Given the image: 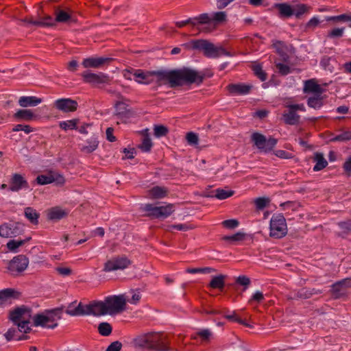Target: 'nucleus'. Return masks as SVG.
<instances>
[{
	"label": "nucleus",
	"instance_id": "obj_49",
	"mask_svg": "<svg viewBox=\"0 0 351 351\" xmlns=\"http://www.w3.org/2000/svg\"><path fill=\"white\" fill-rule=\"evenodd\" d=\"M253 71L254 74L261 80L265 81L267 79V76L262 67L260 65H254L253 66Z\"/></svg>",
	"mask_w": 351,
	"mask_h": 351
},
{
	"label": "nucleus",
	"instance_id": "obj_55",
	"mask_svg": "<svg viewBox=\"0 0 351 351\" xmlns=\"http://www.w3.org/2000/svg\"><path fill=\"white\" fill-rule=\"evenodd\" d=\"M342 287L343 289L351 287V278H346L335 283V288Z\"/></svg>",
	"mask_w": 351,
	"mask_h": 351
},
{
	"label": "nucleus",
	"instance_id": "obj_2",
	"mask_svg": "<svg viewBox=\"0 0 351 351\" xmlns=\"http://www.w3.org/2000/svg\"><path fill=\"white\" fill-rule=\"evenodd\" d=\"M133 342L136 347L148 348L155 351H169L171 350L169 346L167 336L160 332L139 335L134 339Z\"/></svg>",
	"mask_w": 351,
	"mask_h": 351
},
{
	"label": "nucleus",
	"instance_id": "obj_7",
	"mask_svg": "<svg viewBox=\"0 0 351 351\" xmlns=\"http://www.w3.org/2000/svg\"><path fill=\"white\" fill-rule=\"evenodd\" d=\"M269 234L271 237L280 239L287 233L285 218L281 214L274 215L270 220Z\"/></svg>",
	"mask_w": 351,
	"mask_h": 351
},
{
	"label": "nucleus",
	"instance_id": "obj_4",
	"mask_svg": "<svg viewBox=\"0 0 351 351\" xmlns=\"http://www.w3.org/2000/svg\"><path fill=\"white\" fill-rule=\"evenodd\" d=\"M188 49L202 50L206 56L217 58L222 56H230L231 54L221 45H215L206 40H192L182 45Z\"/></svg>",
	"mask_w": 351,
	"mask_h": 351
},
{
	"label": "nucleus",
	"instance_id": "obj_64",
	"mask_svg": "<svg viewBox=\"0 0 351 351\" xmlns=\"http://www.w3.org/2000/svg\"><path fill=\"white\" fill-rule=\"evenodd\" d=\"M275 155L280 158H290L291 154L284 150H277L275 152Z\"/></svg>",
	"mask_w": 351,
	"mask_h": 351
},
{
	"label": "nucleus",
	"instance_id": "obj_58",
	"mask_svg": "<svg viewBox=\"0 0 351 351\" xmlns=\"http://www.w3.org/2000/svg\"><path fill=\"white\" fill-rule=\"evenodd\" d=\"M276 67L282 75H287L290 73V68L289 66L282 64V63H278L276 64Z\"/></svg>",
	"mask_w": 351,
	"mask_h": 351
},
{
	"label": "nucleus",
	"instance_id": "obj_8",
	"mask_svg": "<svg viewBox=\"0 0 351 351\" xmlns=\"http://www.w3.org/2000/svg\"><path fill=\"white\" fill-rule=\"evenodd\" d=\"M143 210L147 213V216L157 219L167 218L174 211L173 205L171 204L159 206L147 204L143 206Z\"/></svg>",
	"mask_w": 351,
	"mask_h": 351
},
{
	"label": "nucleus",
	"instance_id": "obj_47",
	"mask_svg": "<svg viewBox=\"0 0 351 351\" xmlns=\"http://www.w3.org/2000/svg\"><path fill=\"white\" fill-rule=\"evenodd\" d=\"M186 139L191 145H197L198 144L199 138L197 134L194 132H189L186 134Z\"/></svg>",
	"mask_w": 351,
	"mask_h": 351
},
{
	"label": "nucleus",
	"instance_id": "obj_44",
	"mask_svg": "<svg viewBox=\"0 0 351 351\" xmlns=\"http://www.w3.org/2000/svg\"><path fill=\"white\" fill-rule=\"evenodd\" d=\"M349 140H351V131L343 132L331 139L332 141H346Z\"/></svg>",
	"mask_w": 351,
	"mask_h": 351
},
{
	"label": "nucleus",
	"instance_id": "obj_32",
	"mask_svg": "<svg viewBox=\"0 0 351 351\" xmlns=\"http://www.w3.org/2000/svg\"><path fill=\"white\" fill-rule=\"evenodd\" d=\"M71 19V13L63 10H58L56 11L55 21L58 23H66Z\"/></svg>",
	"mask_w": 351,
	"mask_h": 351
},
{
	"label": "nucleus",
	"instance_id": "obj_50",
	"mask_svg": "<svg viewBox=\"0 0 351 351\" xmlns=\"http://www.w3.org/2000/svg\"><path fill=\"white\" fill-rule=\"evenodd\" d=\"M203 341H208L212 337V332L209 329H202L197 332Z\"/></svg>",
	"mask_w": 351,
	"mask_h": 351
},
{
	"label": "nucleus",
	"instance_id": "obj_33",
	"mask_svg": "<svg viewBox=\"0 0 351 351\" xmlns=\"http://www.w3.org/2000/svg\"><path fill=\"white\" fill-rule=\"evenodd\" d=\"M307 104L310 108L319 109L323 106V98L320 96V94L311 97L308 99Z\"/></svg>",
	"mask_w": 351,
	"mask_h": 351
},
{
	"label": "nucleus",
	"instance_id": "obj_28",
	"mask_svg": "<svg viewBox=\"0 0 351 351\" xmlns=\"http://www.w3.org/2000/svg\"><path fill=\"white\" fill-rule=\"evenodd\" d=\"M276 6L279 10L280 16L290 17L293 15V7L290 5L283 3L277 4Z\"/></svg>",
	"mask_w": 351,
	"mask_h": 351
},
{
	"label": "nucleus",
	"instance_id": "obj_24",
	"mask_svg": "<svg viewBox=\"0 0 351 351\" xmlns=\"http://www.w3.org/2000/svg\"><path fill=\"white\" fill-rule=\"evenodd\" d=\"M125 298V306L128 302L136 305L141 299V293L139 289H132L128 293L121 294Z\"/></svg>",
	"mask_w": 351,
	"mask_h": 351
},
{
	"label": "nucleus",
	"instance_id": "obj_40",
	"mask_svg": "<svg viewBox=\"0 0 351 351\" xmlns=\"http://www.w3.org/2000/svg\"><path fill=\"white\" fill-rule=\"evenodd\" d=\"M99 333L103 336H108L112 332V327L107 322H102L98 326Z\"/></svg>",
	"mask_w": 351,
	"mask_h": 351
},
{
	"label": "nucleus",
	"instance_id": "obj_11",
	"mask_svg": "<svg viewBox=\"0 0 351 351\" xmlns=\"http://www.w3.org/2000/svg\"><path fill=\"white\" fill-rule=\"evenodd\" d=\"M252 139L257 148L264 152L271 151L277 143L276 139L273 138L267 139L265 136L259 133H254L252 135Z\"/></svg>",
	"mask_w": 351,
	"mask_h": 351
},
{
	"label": "nucleus",
	"instance_id": "obj_6",
	"mask_svg": "<svg viewBox=\"0 0 351 351\" xmlns=\"http://www.w3.org/2000/svg\"><path fill=\"white\" fill-rule=\"evenodd\" d=\"M60 317L56 311H47L37 314L33 317L34 325L47 328H54L58 326V321Z\"/></svg>",
	"mask_w": 351,
	"mask_h": 351
},
{
	"label": "nucleus",
	"instance_id": "obj_30",
	"mask_svg": "<svg viewBox=\"0 0 351 351\" xmlns=\"http://www.w3.org/2000/svg\"><path fill=\"white\" fill-rule=\"evenodd\" d=\"M34 115L31 110H19L15 114L14 117L18 120L30 121Z\"/></svg>",
	"mask_w": 351,
	"mask_h": 351
},
{
	"label": "nucleus",
	"instance_id": "obj_26",
	"mask_svg": "<svg viewBox=\"0 0 351 351\" xmlns=\"http://www.w3.org/2000/svg\"><path fill=\"white\" fill-rule=\"evenodd\" d=\"M304 92L321 94L322 88L313 79L306 80L304 82Z\"/></svg>",
	"mask_w": 351,
	"mask_h": 351
},
{
	"label": "nucleus",
	"instance_id": "obj_62",
	"mask_svg": "<svg viewBox=\"0 0 351 351\" xmlns=\"http://www.w3.org/2000/svg\"><path fill=\"white\" fill-rule=\"evenodd\" d=\"M273 46L278 53L282 54L284 53V43L281 41H275L273 44Z\"/></svg>",
	"mask_w": 351,
	"mask_h": 351
},
{
	"label": "nucleus",
	"instance_id": "obj_45",
	"mask_svg": "<svg viewBox=\"0 0 351 351\" xmlns=\"http://www.w3.org/2000/svg\"><path fill=\"white\" fill-rule=\"evenodd\" d=\"M245 238V234L241 232H238L232 235L223 237V240L231 241H240Z\"/></svg>",
	"mask_w": 351,
	"mask_h": 351
},
{
	"label": "nucleus",
	"instance_id": "obj_53",
	"mask_svg": "<svg viewBox=\"0 0 351 351\" xmlns=\"http://www.w3.org/2000/svg\"><path fill=\"white\" fill-rule=\"evenodd\" d=\"M223 225L224 227L233 229L237 228L239 226V221L237 219H228L223 221Z\"/></svg>",
	"mask_w": 351,
	"mask_h": 351
},
{
	"label": "nucleus",
	"instance_id": "obj_39",
	"mask_svg": "<svg viewBox=\"0 0 351 351\" xmlns=\"http://www.w3.org/2000/svg\"><path fill=\"white\" fill-rule=\"evenodd\" d=\"M25 243L23 240H10L7 243L8 249L12 252H16L19 247L23 245Z\"/></svg>",
	"mask_w": 351,
	"mask_h": 351
},
{
	"label": "nucleus",
	"instance_id": "obj_23",
	"mask_svg": "<svg viewBox=\"0 0 351 351\" xmlns=\"http://www.w3.org/2000/svg\"><path fill=\"white\" fill-rule=\"evenodd\" d=\"M99 145V141L95 136H91L88 138L85 144L80 146V150L86 154H90L96 150Z\"/></svg>",
	"mask_w": 351,
	"mask_h": 351
},
{
	"label": "nucleus",
	"instance_id": "obj_27",
	"mask_svg": "<svg viewBox=\"0 0 351 351\" xmlns=\"http://www.w3.org/2000/svg\"><path fill=\"white\" fill-rule=\"evenodd\" d=\"M313 160L315 165L313 167L315 171H318L328 165L327 160L324 158V155L321 153L317 152L314 154Z\"/></svg>",
	"mask_w": 351,
	"mask_h": 351
},
{
	"label": "nucleus",
	"instance_id": "obj_61",
	"mask_svg": "<svg viewBox=\"0 0 351 351\" xmlns=\"http://www.w3.org/2000/svg\"><path fill=\"white\" fill-rule=\"evenodd\" d=\"M344 28H335L330 33L329 36L330 37H341L343 36Z\"/></svg>",
	"mask_w": 351,
	"mask_h": 351
},
{
	"label": "nucleus",
	"instance_id": "obj_42",
	"mask_svg": "<svg viewBox=\"0 0 351 351\" xmlns=\"http://www.w3.org/2000/svg\"><path fill=\"white\" fill-rule=\"evenodd\" d=\"M152 147V143L150 138L146 135L144 136L142 143L139 146L140 149L143 152H149Z\"/></svg>",
	"mask_w": 351,
	"mask_h": 351
},
{
	"label": "nucleus",
	"instance_id": "obj_16",
	"mask_svg": "<svg viewBox=\"0 0 351 351\" xmlns=\"http://www.w3.org/2000/svg\"><path fill=\"white\" fill-rule=\"evenodd\" d=\"M54 106L64 112H73L77 108V103L75 100L69 98L59 99L55 101Z\"/></svg>",
	"mask_w": 351,
	"mask_h": 351
},
{
	"label": "nucleus",
	"instance_id": "obj_9",
	"mask_svg": "<svg viewBox=\"0 0 351 351\" xmlns=\"http://www.w3.org/2000/svg\"><path fill=\"white\" fill-rule=\"evenodd\" d=\"M81 75L85 83L97 87L109 84L111 81L110 76L102 72L93 73L90 71H86Z\"/></svg>",
	"mask_w": 351,
	"mask_h": 351
},
{
	"label": "nucleus",
	"instance_id": "obj_59",
	"mask_svg": "<svg viewBox=\"0 0 351 351\" xmlns=\"http://www.w3.org/2000/svg\"><path fill=\"white\" fill-rule=\"evenodd\" d=\"M264 299L263 293L260 291H256L252 295L250 302L255 301L260 302Z\"/></svg>",
	"mask_w": 351,
	"mask_h": 351
},
{
	"label": "nucleus",
	"instance_id": "obj_12",
	"mask_svg": "<svg viewBox=\"0 0 351 351\" xmlns=\"http://www.w3.org/2000/svg\"><path fill=\"white\" fill-rule=\"evenodd\" d=\"M28 265V258L25 256L19 255L9 263L8 269L12 275H16L25 270Z\"/></svg>",
	"mask_w": 351,
	"mask_h": 351
},
{
	"label": "nucleus",
	"instance_id": "obj_38",
	"mask_svg": "<svg viewBox=\"0 0 351 351\" xmlns=\"http://www.w3.org/2000/svg\"><path fill=\"white\" fill-rule=\"evenodd\" d=\"M14 232L11 226L8 223H4L0 226V236L5 238L11 237Z\"/></svg>",
	"mask_w": 351,
	"mask_h": 351
},
{
	"label": "nucleus",
	"instance_id": "obj_13",
	"mask_svg": "<svg viewBox=\"0 0 351 351\" xmlns=\"http://www.w3.org/2000/svg\"><path fill=\"white\" fill-rule=\"evenodd\" d=\"M130 263V261L125 256L115 257L105 263L104 270L110 272L119 269H124L127 268Z\"/></svg>",
	"mask_w": 351,
	"mask_h": 351
},
{
	"label": "nucleus",
	"instance_id": "obj_52",
	"mask_svg": "<svg viewBox=\"0 0 351 351\" xmlns=\"http://www.w3.org/2000/svg\"><path fill=\"white\" fill-rule=\"evenodd\" d=\"M12 131H13V132L23 131V132H25L26 134H29V133H30L31 132H32V128H30V126H29V125H22V124H18V125H16L13 128Z\"/></svg>",
	"mask_w": 351,
	"mask_h": 351
},
{
	"label": "nucleus",
	"instance_id": "obj_43",
	"mask_svg": "<svg viewBox=\"0 0 351 351\" xmlns=\"http://www.w3.org/2000/svg\"><path fill=\"white\" fill-rule=\"evenodd\" d=\"M233 195V191L225 189H217L215 197L219 199H225Z\"/></svg>",
	"mask_w": 351,
	"mask_h": 351
},
{
	"label": "nucleus",
	"instance_id": "obj_17",
	"mask_svg": "<svg viewBox=\"0 0 351 351\" xmlns=\"http://www.w3.org/2000/svg\"><path fill=\"white\" fill-rule=\"evenodd\" d=\"M10 186L8 188L9 191L12 192H17L20 190L29 188V185L26 180L19 173H14L12 175L10 180Z\"/></svg>",
	"mask_w": 351,
	"mask_h": 351
},
{
	"label": "nucleus",
	"instance_id": "obj_36",
	"mask_svg": "<svg viewBox=\"0 0 351 351\" xmlns=\"http://www.w3.org/2000/svg\"><path fill=\"white\" fill-rule=\"evenodd\" d=\"M212 19L208 14H202L197 17L193 18V26L198 24H208L211 22Z\"/></svg>",
	"mask_w": 351,
	"mask_h": 351
},
{
	"label": "nucleus",
	"instance_id": "obj_63",
	"mask_svg": "<svg viewBox=\"0 0 351 351\" xmlns=\"http://www.w3.org/2000/svg\"><path fill=\"white\" fill-rule=\"evenodd\" d=\"M237 282L241 285L247 286L250 284V278L245 276H240L237 279Z\"/></svg>",
	"mask_w": 351,
	"mask_h": 351
},
{
	"label": "nucleus",
	"instance_id": "obj_60",
	"mask_svg": "<svg viewBox=\"0 0 351 351\" xmlns=\"http://www.w3.org/2000/svg\"><path fill=\"white\" fill-rule=\"evenodd\" d=\"M328 21H348L350 20V16L347 14H341L335 16H330L327 19Z\"/></svg>",
	"mask_w": 351,
	"mask_h": 351
},
{
	"label": "nucleus",
	"instance_id": "obj_56",
	"mask_svg": "<svg viewBox=\"0 0 351 351\" xmlns=\"http://www.w3.org/2000/svg\"><path fill=\"white\" fill-rule=\"evenodd\" d=\"M226 19V14L225 12H217L213 14L212 20L216 22L224 21Z\"/></svg>",
	"mask_w": 351,
	"mask_h": 351
},
{
	"label": "nucleus",
	"instance_id": "obj_1",
	"mask_svg": "<svg viewBox=\"0 0 351 351\" xmlns=\"http://www.w3.org/2000/svg\"><path fill=\"white\" fill-rule=\"evenodd\" d=\"M152 78L153 83L176 87L185 84H199L203 81L204 75L195 70L184 68L170 71H152Z\"/></svg>",
	"mask_w": 351,
	"mask_h": 351
},
{
	"label": "nucleus",
	"instance_id": "obj_20",
	"mask_svg": "<svg viewBox=\"0 0 351 351\" xmlns=\"http://www.w3.org/2000/svg\"><path fill=\"white\" fill-rule=\"evenodd\" d=\"M22 21L27 24L40 27H49L55 24V20L50 16H45L39 20H33L31 18H25L23 19Z\"/></svg>",
	"mask_w": 351,
	"mask_h": 351
},
{
	"label": "nucleus",
	"instance_id": "obj_57",
	"mask_svg": "<svg viewBox=\"0 0 351 351\" xmlns=\"http://www.w3.org/2000/svg\"><path fill=\"white\" fill-rule=\"evenodd\" d=\"M122 343L118 341H114L107 348L106 351H120Z\"/></svg>",
	"mask_w": 351,
	"mask_h": 351
},
{
	"label": "nucleus",
	"instance_id": "obj_37",
	"mask_svg": "<svg viewBox=\"0 0 351 351\" xmlns=\"http://www.w3.org/2000/svg\"><path fill=\"white\" fill-rule=\"evenodd\" d=\"M78 123L77 119H71L67 121H60L59 123L60 127L64 130L75 129Z\"/></svg>",
	"mask_w": 351,
	"mask_h": 351
},
{
	"label": "nucleus",
	"instance_id": "obj_22",
	"mask_svg": "<svg viewBox=\"0 0 351 351\" xmlns=\"http://www.w3.org/2000/svg\"><path fill=\"white\" fill-rule=\"evenodd\" d=\"M47 219L52 221H58L68 215V212L60 207H53L46 211Z\"/></svg>",
	"mask_w": 351,
	"mask_h": 351
},
{
	"label": "nucleus",
	"instance_id": "obj_18",
	"mask_svg": "<svg viewBox=\"0 0 351 351\" xmlns=\"http://www.w3.org/2000/svg\"><path fill=\"white\" fill-rule=\"evenodd\" d=\"M133 77L134 80L138 84H149L153 83L152 71L136 69L134 70Z\"/></svg>",
	"mask_w": 351,
	"mask_h": 351
},
{
	"label": "nucleus",
	"instance_id": "obj_35",
	"mask_svg": "<svg viewBox=\"0 0 351 351\" xmlns=\"http://www.w3.org/2000/svg\"><path fill=\"white\" fill-rule=\"evenodd\" d=\"M14 290L7 289L0 291V306L14 296Z\"/></svg>",
	"mask_w": 351,
	"mask_h": 351
},
{
	"label": "nucleus",
	"instance_id": "obj_29",
	"mask_svg": "<svg viewBox=\"0 0 351 351\" xmlns=\"http://www.w3.org/2000/svg\"><path fill=\"white\" fill-rule=\"evenodd\" d=\"M25 217L33 224H37L38 222L39 214L37 211L31 208L27 207L24 210Z\"/></svg>",
	"mask_w": 351,
	"mask_h": 351
},
{
	"label": "nucleus",
	"instance_id": "obj_19",
	"mask_svg": "<svg viewBox=\"0 0 351 351\" xmlns=\"http://www.w3.org/2000/svg\"><path fill=\"white\" fill-rule=\"evenodd\" d=\"M111 59L107 57H91L85 58L82 62L84 68H99Z\"/></svg>",
	"mask_w": 351,
	"mask_h": 351
},
{
	"label": "nucleus",
	"instance_id": "obj_54",
	"mask_svg": "<svg viewBox=\"0 0 351 351\" xmlns=\"http://www.w3.org/2000/svg\"><path fill=\"white\" fill-rule=\"evenodd\" d=\"M56 271L62 276H68L72 274V270L69 267H56Z\"/></svg>",
	"mask_w": 351,
	"mask_h": 351
},
{
	"label": "nucleus",
	"instance_id": "obj_15",
	"mask_svg": "<svg viewBox=\"0 0 351 351\" xmlns=\"http://www.w3.org/2000/svg\"><path fill=\"white\" fill-rule=\"evenodd\" d=\"M36 182L40 185L48 184L53 182L61 185L64 183L65 180L62 175L56 172L50 171L47 174L38 176L36 178Z\"/></svg>",
	"mask_w": 351,
	"mask_h": 351
},
{
	"label": "nucleus",
	"instance_id": "obj_46",
	"mask_svg": "<svg viewBox=\"0 0 351 351\" xmlns=\"http://www.w3.org/2000/svg\"><path fill=\"white\" fill-rule=\"evenodd\" d=\"M154 135L156 137L159 138V137L165 136L168 132V130L164 125H155V127L154 128Z\"/></svg>",
	"mask_w": 351,
	"mask_h": 351
},
{
	"label": "nucleus",
	"instance_id": "obj_25",
	"mask_svg": "<svg viewBox=\"0 0 351 351\" xmlns=\"http://www.w3.org/2000/svg\"><path fill=\"white\" fill-rule=\"evenodd\" d=\"M19 104L21 107L36 106L42 102L40 98L35 96H23L19 99Z\"/></svg>",
	"mask_w": 351,
	"mask_h": 351
},
{
	"label": "nucleus",
	"instance_id": "obj_3",
	"mask_svg": "<svg viewBox=\"0 0 351 351\" xmlns=\"http://www.w3.org/2000/svg\"><path fill=\"white\" fill-rule=\"evenodd\" d=\"M96 303L98 316L115 315L125 310V298L121 294L108 296Z\"/></svg>",
	"mask_w": 351,
	"mask_h": 351
},
{
	"label": "nucleus",
	"instance_id": "obj_10",
	"mask_svg": "<svg viewBox=\"0 0 351 351\" xmlns=\"http://www.w3.org/2000/svg\"><path fill=\"white\" fill-rule=\"evenodd\" d=\"M287 110L282 114V119L286 124L297 125L300 120V116L297 114V111L304 112L305 106L303 104H288L286 106Z\"/></svg>",
	"mask_w": 351,
	"mask_h": 351
},
{
	"label": "nucleus",
	"instance_id": "obj_34",
	"mask_svg": "<svg viewBox=\"0 0 351 351\" xmlns=\"http://www.w3.org/2000/svg\"><path fill=\"white\" fill-rule=\"evenodd\" d=\"M167 194V191L165 188L160 186L153 187L149 193L151 197L158 199L165 197Z\"/></svg>",
	"mask_w": 351,
	"mask_h": 351
},
{
	"label": "nucleus",
	"instance_id": "obj_14",
	"mask_svg": "<svg viewBox=\"0 0 351 351\" xmlns=\"http://www.w3.org/2000/svg\"><path fill=\"white\" fill-rule=\"evenodd\" d=\"M77 310L75 311H69V315L80 316L86 315H93L95 316H98L96 301H94L88 304L85 305L82 304V303H79L77 305Z\"/></svg>",
	"mask_w": 351,
	"mask_h": 351
},
{
	"label": "nucleus",
	"instance_id": "obj_5",
	"mask_svg": "<svg viewBox=\"0 0 351 351\" xmlns=\"http://www.w3.org/2000/svg\"><path fill=\"white\" fill-rule=\"evenodd\" d=\"M10 318L18 326L20 332L27 333L30 330V321L33 318L29 308L23 306L17 308L10 313Z\"/></svg>",
	"mask_w": 351,
	"mask_h": 351
},
{
	"label": "nucleus",
	"instance_id": "obj_21",
	"mask_svg": "<svg viewBox=\"0 0 351 351\" xmlns=\"http://www.w3.org/2000/svg\"><path fill=\"white\" fill-rule=\"evenodd\" d=\"M229 92L232 95H242L250 93L252 86L246 84H234L228 86Z\"/></svg>",
	"mask_w": 351,
	"mask_h": 351
},
{
	"label": "nucleus",
	"instance_id": "obj_48",
	"mask_svg": "<svg viewBox=\"0 0 351 351\" xmlns=\"http://www.w3.org/2000/svg\"><path fill=\"white\" fill-rule=\"evenodd\" d=\"M16 330L15 328H10L4 335L7 341H10L11 340H21V338L16 335Z\"/></svg>",
	"mask_w": 351,
	"mask_h": 351
},
{
	"label": "nucleus",
	"instance_id": "obj_51",
	"mask_svg": "<svg viewBox=\"0 0 351 351\" xmlns=\"http://www.w3.org/2000/svg\"><path fill=\"white\" fill-rule=\"evenodd\" d=\"M269 199L266 197H259L255 200V205L259 210L264 208L269 204Z\"/></svg>",
	"mask_w": 351,
	"mask_h": 351
},
{
	"label": "nucleus",
	"instance_id": "obj_31",
	"mask_svg": "<svg viewBox=\"0 0 351 351\" xmlns=\"http://www.w3.org/2000/svg\"><path fill=\"white\" fill-rule=\"evenodd\" d=\"M226 276L220 274L214 276L210 282V287L213 289H221L225 285Z\"/></svg>",
	"mask_w": 351,
	"mask_h": 351
},
{
	"label": "nucleus",
	"instance_id": "obj_41",
	"mask_svg": "<svg viewBox=\"0 0 351 351\" xmlns=\"http://www.w3.org/2000/svg\"><path fill=\"white\" fill-rule=\"evenodd\" d=\"M293 15L296 17H300L308 10V8L304 4H297L293 6Z\"/></svg>",
	"mask_w": 351,
	"mask_h": 351
}]
</instances>
